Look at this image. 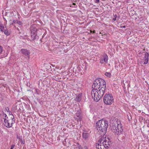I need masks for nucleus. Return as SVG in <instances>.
I'll use <instances>...</instances> for the list:
<instances>
[{"instance_id": "obj_25", "label": "nucleus", "mask_w": 149, "mask_h": 149, "mask_svg": "<svg viewBox=\"0 0 149 149\" xmlns=\"http://www.w3.org/2000/svg\"><path fill=\"white\" fill-rule=\"evenodd\" d=\"M22 137L20 136L17 137V139H18L21 140L22 139Z\"/></svg>"}, {"instance_id": "obj_26", "label": "nucleus", "mask_w": 149, "mask_h": 149, "mask_svg": "<svg viewBox=\"0 0 149 149\" xmlns=\"http://www.w3.org/2000/svg\"><path fill=\"white\" fill-rule=\"evenodd\" d=\"M21 140V143L22 144H24V143H25L24 141L22 140V139Z\"/></svg>"}, {"instance_id": "obj_1", "label": "nucleus", "mask_w": 149, "mask_h": 149, "mask_svg": "<svg viewBox=\"0 0 149 149\" xmlns=\"http://www.w3.org/2000/svg\"><path fill=\"white\" fill-rule=\"evenodd\" d=\"M106 87V82L101 78L96 79L92 86L91 91L92 98L96 102H97L103 95Z\"/></svg>"}, {"instance_id": "obj_20", "label": "nucleus", "mask_w": 149, "mask_h": 149, "mask_svg": "<svg viewBox=\"0 0 149 149\" xmlns=\"http://www.w3.org/2000/svg\"><path fill=\"white\" fill-rule=\"evenodd\" d=\"M117 16V15H114V18H112V20L113 21H115L116 20V17Z\"/></svg>"}, {"instance_id": "obj_21", "label": "nucleus", "mask_w": 149, "mask_h": 149, "mask_svg": "<svg viewBox=\"0 0 149 149\" xmlns=\"http://www.w3.org/2000/svg\"><path fill=\"white\" fill-rule=\"evenodd\" d=\"M5 110L6 111H7V112H8L9 111V108L8 107H6L5 108Z\"/></svg>"}, {"instance_id": "obj_12", "label": "nucleus", "mask_w": 149, "mask_h": 149, "mask_svg": "<svg viewBox=\"0 0 149 149\" xmlns=\"http://www.w3.org/2000/svg\"><path fill=\"white\" fill-rule=\"evenodd\" d=\"M81 95L79 94L78 95H77L76 98L75 100L77 102H79L81 101Z\"/></svg>"}, {"instance_id": "obj_19", "label": "nucleus", "mask_w": 149, "mask_h": 149, "mask_svg": "<svg viewBox=\"0 0 149 149\" xmlns=\"http://www.w3.org/2000/svg\"><path fill=\"white\" fill-rule=\"evenodd\" d=\"M3 32H4V34L6 35H8L9 34L7 30H4Z\"/></svg>"}, {"instance_id": "obj_8", "label": "nucleus", "mask_w": 149, "mask_h": 149, "mask_svg": "<svg viewBox=\"0 0 149 149\" xmlns=\"http://www.w3.org/2000/svg\"><path fill=\"white\" fill-rule=\"evenodd\" d=\"M102 56L100 59V63L103 64L104 62L107 63L108 61V56L105 53H103L102 55Z\"/></svg>"}, {"instance_id": "obj_23", "label": "nucleus", "mask_w": 149, "mask_h": 149, "mask_svg": "<svg viewBox=\"0 0 149 149\" xmlns=\"http://www.w3.org/2000/svg\"><path fill=\"white\" fill-rule=\"evenodd\" d=\"M2 52V47L0 46V54H1Z\"/></svg>"}, {"instance_id": "obj_7", "label": "nucleus", "mask_w": 149, "mask_h": 149, "mask_svg": "<svg viewBox=\"0 0 149 149\" xmlns=\"http://www.w3.org/2000/svg\"><path fill=\"white\" fill-rule=\"evenodd\" d=\"M142 56L140 58L141 64H146L148 62L149 54L146 52H143Z\"/></svg>"}, {"instance_id": "obj_18", "label": "nucleus", "mask_w": 149, "mask_h": 149, "mask_svg": "<svg viewBox=\"0 0 149 149\" xmlns=\"http://www.w3.org/2000/svg\"><path fill=\"white\" fill-rule=\"evenodd\" d=\"M0 29L2 31H3L4 30L3 26L2 24H0Z\"/></svg>"}, {"instance_id": "obj_15", "label": "nucleus", "mask_w": 149, "mask_h": 149, "mask_svg": "<svg viewBox=\"0 0 149 149\" xmlns=\"http://www.w3.org/2000/svg\"><path fill=\"white\" fill-rule=\"evenodd\" d=\"M76 144L77 145H76V146H77L76 148L77 149H82V147L81 145L78 143H77Z\"/></svg>"}, {"instance_id": "obj_14", "label": "nucleus", "mask_w": 149, "mask_h": 149, "mask_svg": "<svg viewBox=\"0 0 149 149\" xmlns=\"http://www.w3.org/2000/svg\"><path fill=\"white\" fill-rule=\"evenodd\" d=\"M13 22L15 23H17V24H18L19 25H22V23L21 22L18 21L16 19L13 20Z\"/></svg>"}, {"instance_id": "obj_27", "label": "nucleus", "mask_w": 149, "mask_h": 149, "mask_svg": "<svg viewBox=\"0 0 149 149\" xmlns=\"http://www.w3.org/2000/svg\"><path fill=\"white\" fill-rule=\"evenodd\" d=\"M100 0H95V2L96 3H98L99 2Z\"/></svg>"}, {"instance_id": "obj_30", "label": "nucleus", "mask_w": 149, "mask_h": 149, "mask_svg": "<svg viewBox=\"0 0 149 149\" xmlns=\"http://www.w3.org/2000/svg\"><path fill=\"white\" fill-rule=\"evenodd\" d=\"M123 28H125V26H123Z\"/></svg>"}, {"instance_id": "obj_11", "label": "nucleus", "mask_w": 149, "mask_h": 149, "mask_svg": "<svg viewBox=\"0 0 149 149\" xmlns=\"http://www.w3.org/2000/svg\"><path fill=\"white\" fill-rule=\"evenodd\" d=\"M89 136V134L86 132H84L83 133L82 136L84 139L85 140L87 139Z\"/></svg>"}, {"instance_id": "obj_22", "label": "nucleus", "mask_w": 149, "mask_h": 149, "mask_svg": "<svg viewBox=\"0 0 149 149\" xmlns=\"http://www.w3.org/2000/svg\"><path fill=\"white\" fill-rule=\"evenodd\" d=\"M15 146V144H12L11 146L10 149H13Z\"/></svg>"}, {"instance_id": "obj_13", "label": "nucleus", "mask_w": 149, "mask_h": 149, "mask_svg": "<svg viewBox=\"0 0 149 149\" xmlns=\"http://www.w3.org/2000/svg\"><path fill=\"white\" fill-rule=\"evenodd\" d=\"M38 37L37 36V34H32L31 35V41L34 40L38 38Z\"/></svg>"}, {"instance_id": "obj_24", "label": "nucleus", "mask_w": 149, "mask_h": 149, "mask_svg": "<svg viewBox=\"0 0 149 149\" xmlns=\"http://www.w3.org/2000/svg\"><path fill=\"white\" fill-rule=\"evenodd\" d=\"M8 112H9V115L10 116V117H12V116H13V115L12 114V113L10 111H8Z\"/></svg>"}, {"instance_id": "obj_28", "label": "nucleus", "mask_w": 149, "mask_h": 149, "mask_svg": "<svg viewBox=\"0 0 149 149\" xmlns=\"http://www.w3.org/2000/svg\"><path fill=\"white\" fill-rule=\"evenodd\" d=\"M84 149H88V147L86 146H85L84 147Z\"/></svg>"}, {"instance_id": "obj_4", "label": "nucleus", "mask_w": 149, "mask_h": 149, "mask_svg": "<svg viewBox=\"0 0 149 149\" xmlns=\"http://www.w3.org/2000/svg\"><path fill=\"white\" fill-rule=\"evenodd\" d=\"M0 116L2 117L4 119V125L7 127H11L15 122V120L13 116L9 118L6 114L3 113L2 114L0 115Z\"/></svg>"}, {"instance_id": "obj_5", "label": "nucleus", "mask_w": 149, "mask_h": 149, "mask_svg": "<svg viewBox=\"0 0 149 149\" xmlns=\"http://www.w3.org/2000/svg\"><path fill=\"white\" fill-rule=\"evenodd\" d=\"M111 130L113 133L117 135L121 134L123 132L122 125L119 122H116L112 124Z\"/></svg>"}, {"instance_id": "obj_29", "label": "nucleus", "mask_w": 149, "mask_h": 149, "mask_svg": "<svg viewBox=\"0 0 149 149\" xmlns=\"http://www.w3.org/2000/svg\"><path fill=\"white\" fill-rule=\"evenodd\" d=\"M79 118H80V120H81V117H79Z\"/></svg>"}, {"instance_id": "obj_16", "label": "nucleus", "mask_w": 149, "mask_h": 149, "mask_svg": "<svg viewBox=\"0 0 149 149\" xmlns=\"http://www.w3.org/2000/svg\"><path fill=\"white\" fill-rule=\"evenodd\" d=\"M104 75L108 77H110L111 76V73L107 72H106L105 73Z\"/></svg>"}, {"instance_id": "obj_6", "label": "nucleus", "mask_w": 149, "mask_h": 149, "mask_svg": "<svg viewBox=\"0 0 149 149\" xmlns=\"http://www.w3.org/2000/svg\"><path fill=\"white\" fill-rule=\"evenodd\" d=\"M103 100L106 104L110 105L112 104L114 102V99L111 94H106L104 96Z\"/></svg>"}, {"instance_id": "obj_3", "label": "nucleus", "mask_w": 149, "mask_h": 149, "mask_svg": "<svg viewBox=\"0 0 149 149\" xmlns=\"http://www.w3.org/2000/svg\"><path fill=\"white\" fill-rule=\"evenodd\" d=\"M111 144L110 139L108 137L100 138L96 144L97 149H106Z\"/></svg>"}, {"instance_id": "obj_31", "label": "nucleus", "mask_w": 149, "mask_h": 149, "mask_svg": "<svg viewBox=\"0 0 149 149\" xmlns=\"http://www.w3.org/2000/svg\"><path fill=\"white\" fill-rule=\"evenodd\" d=\"M73 5H75V3H73Z\"/></svg>"}, {"instance_id": "obj_2", "label": "nucleus", "mask_w": 149, "mask_h": 149, "mask_svg": "<svg viewBox=\"0 0 149 149\" xmlns=\"http://www.w3.org/2000/svg\"><path fill=\"white\" fill-rule=\"evenodd\" d=\"M96 127L99 134L101 136L104 135L107 132L108 126V122L107 120H100L96 123Z\"/></svg>"}, {"instance_id": "obj_10", "label": "nucleus", "mask_w": 149, "mask_h": 149, "mask_svg": "<svg viewBox=\"0 0 149 149\" xmlns=\"http://www.w3.org/2000/svg\"><path fill=\"white\" fill-rule=\"evenodd\" d=\"M31 33L32 34H37V29L35 27L32 26L31 27Z\"/></svg>"}, {"instance_id": "obj_17", "label": "nucleus", "mask_w": 149, "mask_h": 149, "mask_svg": "<svg viewBox=\"0 0 149 149\" xmlns=\"http://www.w3.org/2000/svg\"><path fill=\"white\" fill-rule=\"evenodd\" d=\"M80 111L79 110H78L76 113V116L78 117H79L80 116Z\"/></svg>"}, {"instance_id": "obj_9", "label": "nucleus", "mask_w": 149, "mask_h": 149, "mask_svg": "<svg viewBox=\"0 0 149 149\" xmlns=\"http://www.w3.org/2000/svg\"><path fill=\"white\" fill-rule=\"evenodd\" d=\"M20 51L23 54L26 56H29L30 53L29 50L26 49H22Z\"/></svg>"}]
</instances>
